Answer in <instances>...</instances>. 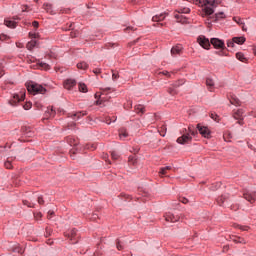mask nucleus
<instances>
[{
	"instance_id": "f257e3e1",
	"label": "nucleus",
	"mask_w": 256,
	"mask_h": 256,
	"mask_svg": "<svg viewBox=\"0 0 256 256\" xmlns=\"http://www.w3.org/2000/svg\"><path fill=\"white\" fill-rule=\"evenodd\" d=\"M189 3H195V5H200L204 7L205 15H213L215 13V7L221 5V0H186Z\"/></svg>"
},
{
	"instance_id": "f03ea898",
	"label": "nucleus",
	"mask_w": 256,
	"mask_h": 256,
	"mask_svg": "<svg viewBox=\"0 0 256 256\" xmlns=\"http://www.w3.org/2000/svg\"><path fill=\"white\" fill-rule=\"evenodd\" d=\"M27 90L29 93H32L33 95H45V93H47V89H45V87H43L41 84H37V83H31L27 86Z\"/></svg>"
},
{
	"instance_id": "7ed1b4c3",
	"label": "nucleus",
	"mask_w": 256,
	"mask_h": 256,
	"mask_svg": "<svg viewBox=\"0 0 256 256\" xmlns=\"http://www.w3.org/2000/svg\"><path fill=\"white\" fill-rule=\"evenodd\" d=\"M197 43L200 45V47H202L203 49H207L209 50V48L211 47V41H209V38L200 35L197 38Z\"/></svg>"
},
{
	"instance_id": "20e7f679",
	"label": "nucleus",
	"mask_w": 256,
	"mask_h": 256,
	"mask_svg": "<svg viewBox=\"0 0 256 256\" xmlns=\"http://www.w3.org/2000/svg\"><path fill=\"white\" fill-rule=\"evenodd\" d=\"M191 9L189 8H179L177 13L174 15L175 19H177L180 23H185L183 20V14L190 13Z\"/></svg>"
},
{
	"instance_id": "39448f33",
	"label": "nucleus",
	"mask_w": 256,
	"mask_h": 256,
	"mask_svg": "<svg viewBox=\"0 0 256 256\" xmlns=\"http://www.w3.org/2000/svg\"><path fill=\"white\" fill-rule=\"evenodd\" d=\"M197 129H198L200 135H202V137H205L206 139L211 138V130H209V128L207 126L197 124Z\"/></svg>"
},
{
	"instance_id": "423d86ee",
	"label": "nucleus",
	"mask_w": 256,
	"mask_h": 256,
	"mask_svg": "<svg viewBox=\"0 0 256 256\" xmlns=\"http://www.w3.org/2000/svg\"><path fill=\"white\" fill-rule=\"evenodd\" d=\"M210 45H213L214 49H225V42L219 38H211Z\"/></svg>"
},
{
	"instance_id": "0eeeda50",
	"label": "nucleus",
	"mask_w": 256,
	"mask_h": 256,
	"mask_svg": "<svg viewBox=\"0 0 256 256\" xmlns=\"http://www.w3.org/2000/svg\"><path fill=\"white\" fill-rule=\"evenodd\" d=\"M21 101H25V92H22L21 96H19L18 94H15L13 98L9 101V103L10 105H12V107H15V105H17L18 103H21Z\"/></svg>"
},
{
	"instance_id": "6e6552de",
	"label": "nucleus",
	"mask_w": 256,
	"mask_h": 256,
	"mask_svg": "<svg viewBox=\"0 0 256 256\" xmlns=\"http://www.w3.org/2000/svg\"><path fill=\"white\" fill-rule=\"evenodd\" d=\"M164 219L168 223H177V221H179L180 217H179V215H175L171 212H167L164 214Z\"/></svg>"
},
{
	"instance_id": "1a4fd4ad",
	"label": "nucleus",
	"mask_w": 256,
	"mask_h": 256,
	"mask_svg": "<svg viewBox=\"0 0 256 256\" xmlns=\"http://www.w3.org/2000/svg\"><path fill=\"white\" fill-rule=\"evenodd\" d=\"M183 54V46L181 44H178L171 49V55L172 57H177L179 55Z\"/></svg>"
},
{
	"instance_id": "9d476101",
	"label": "nucleus",
	"mask_w": 256,
	"mask_h": 256,
	"mask_svg": "<svg viewBox=\"0 0 256 256\" xmlns=\"http://www.w3.org/2000/svg\"><path fill=\"white\" fill-rule=\"evenodd\" d=\"M193 138L189 133L183 134L181 137L177 138V143L180 145H185V143H189Z\"/></svg>"
},
{
	"instance_id": "9b49d317",
	"label": "nucleus",
	"mask_w": 256,
	"mask_h": 256,
	"mask_svg": "<svg viewBox=\"0 0 256 256\" xmlns=\"http://www.w3.org/2000/svg\"><path fill=\"white\" fill-rule=\"evenodd\" d=\"M243 197L249 203H255V201H256V192H245L243 194Z\"/></svg>"
},
{
	"instance_id": "f8f14e48",
	"label": "nucleus",
	"mask_w": 256,
	"mask_h": 256,
	"mask_svg": "<svg viewBox=\"0 0 256 256\" xmlns=\"http://www.w3.org/2000/svg\"><path fill=\"white\" fill-rule=\"evenodd\" d=\"M167 15H169L168 13H161L159 15H155L152 17V21L154 23H159L160 21H164L165 17H167Z\"/></svg>"
},
{
	"instance_id": "ddd939ff",
	"label": "nucleus",
	"mask_w": 256,
	"mask_h": 256,
	"mask_svg": "<svg viewBox=\"0 0 256 256\" xmlns=\"http://www.w3.org/2000/svg\"><path fill=\"white\" fill-rule=\"evenodd\" d=\"M77 85V82L73 79H67L66 81H64V87L65 89H73V87H75Z\"/></svg>"
},
{
	"instance_id": "4468645a",
	"label": "nucleus",
	"mask_w": 256,
	"mask_h": 256,
	"mask_svg": "<svg viewBox=\"0 0 256 256\" xmlns=\"http://www.w3.org/2000/svg\"><path fill=\"white\" fill-rule=\"evenodd\" d=\"M243 113H245V111H243V109H238L236 112H234L233 117L234 119H243Z\"/></svg>"
},
{
	"instance_id": "2eb2a0df",
	"label": "nucleus",
	"mask_w": 256,
	"mask_h": 256,
	"mask_svg": "<svg viewBox=\"0 0 256 256\" xmlns=\"http://www.w3.org/2000/svg\"><path fill=\"white\" fill-rule=\"evenodd\" d=\"M119 137L120 139H127V137H129V134L127 133V129L121 128L119 130Z\"/></svg>"
},
{
	"instance_id": "dca6fc26",
	"label": "nucleus",
	"mask_w": 256,
	"mask_h": 256,
	"mask_svg": "<svg viewBox=\"0 0 256 256\" xmlns=\"http://www.w3.org/2000/svg\"><path fill=\"white\" fill-rule=\"evenodd\" d=\"M227 199H229L228 195H222L220 197L217 198V203L218 205L223 206V203H225V201H227Z\"/></svg>"
},
{
	"instance_id": "f3484780",
	"label": "nucleus",
	"mask_w": 256,
	"mask_h": 256,
	"mask_svg": "<svg viewBox=\"0 0 256 256\" xmlns=\"http://www.w3.org/2000/svg\"><path fill=\"white\" fill-rule=\"evenodd\" d=\"M245 41H246V39L243 36L233 38V42L236 43L237 45H243V43H245Z\"/></svg>"
},
{
	"instance_id": "a211bd4d",
	"label": "nucleus",
	"mask_w": 256,
	"mask_h": 256,
	"mask_svg": "<svg viewBox=\"0 0 256 256\" xmlns=\"http://www.w3.org/2000/svg\"><path fill=\"white\" fill-rule=\"evenodd\" d=\"M206 85H207L209 91H213V87L215 86V81H213V79H211V78H207Z\"/></svg>"
},
{
	"instance_id": "6ab92c4d",
	"label": "nucleus",
	"mask_w": 256,
	"mask_h": 256,
	"mask_svg": "<svg viewBox=\"0 0 256 256\" xmlns=\"http://www.w3.org/2000/svg\"><path fill=\"white\" fill-rule=\"evenodd\" d=\"M77 68L82 71H85L86 69H89V64H87V62H79L77 64Z\"/></svg>"
},
{
	"instance_id": "aec40b11",
	"label": "nucleus",
	"mask_w": 256,
	"mask_h": 256,
	"mask_svg": "<svg viewBox=\"0 0 256 256\" xmlns=\"http://www.w3.org/2000/svg\"><path fill=\"white\" fill-rule=\"evenodd\" d=\"M231 105H235V107H239L241 105V101L237 97L230 98Z\"/></svg>"
},
{
	"instance_id": "412c9836",
	"label": "nucleus",
	"mask_w": 256,
	"mask_h": 256,
	"mask_svg": "<svg viewBox=\"0 0 256 256\" xmlns=\"http://www.w3.org/2000/svg\"><path fill=\"white\" fill-rule=\"evenodd\" d=\"M6 27H10L11 29H15L17 23L13 20H5L4 21Z\"/></svg>"
},
{
	"instance_id": "4be33fe9",
	"label": "nucleus",
	"mask_w": 256,
	"mask_h": 256,
	"mask_svg": "<svg viewBox=\"0 0 256 256\" xmlns=\"http://www.w3.org/2000/svg\"><path fill=\"white\" fill-rule=\"evenodd\" d=\"M78 89H79V91L81 92V93H87V85H85V83H83V82H80L79 84H78Z\"/></svg>"
},
{
	"instance_id": "5701e85b",
	"label": "nucleus",
	"mask_w": 256,
	"mask_h": 256,
	"mask_svg": "<svg viewBox=\"0 0 256 256\" xmlns=\"http://www.w3.org/2000/svg\"><path fill=\"white\" fill-rule=\"evenodd\" d=\"M38 65L40 69H44L45 71H49V69H51V66L45 62H39Z\"/></svg>"
},
{
	"instance_id": "b1692460",
	"label": "nucleus",
	"mask_w": 256,
	"mask_h": 256,
	"mask_svg": "<svg viewBox=\"0 0 256 256\" xmlns=\"http://www.w3.org/2000/svg\"><path fill=\"white\" fill-rule=\"evenodd\" d=\"M116 248L118 249V251H123L125 249V247H123V241H121V239L116 240Z\"/></svg>"
},
{
	"instance_id": "393cba45",
	"label": "nucleus",
	"mask_w": 256,
	"mask_h": 256,
	"mask_svg": "<svg viewBox=\"0 0 256 256\" xmlns=\"http://www.w3.org/2000/svg\"><path fill=\"white\" fill-rule=\"evenodd\" d=\"M236 58L238 59V61H242V63H245V61H247L245 55L241 52L236 53Z\"/></svg>"
},
{
	"instance_id": "a878e982",
	"label": "nucleus",
	"mask_w": 256,
	"mask_h": 256,
	"mask_svg": "<svg viewBox=\"0 0 256 256\" xmlns=\"http://www.w3.org/2000/svg\"><path fill=\"white\" fill-rule=\"evenodd\" d=\"M37 45V41L35 40H32L30 42L27 43V49L29 51H32V49Z\"/></svg>"
},
{
	"instance_id": "bb28decb",
	"label": "nucleus",
	"mask_w": 256,
	"mask_h": 256,
	"mask_svg": "<svg viewBox=\"0 0 256 256\" xmlns=\"http://www.w3.org/2000/svg\"><path fill=\"white\" fill-rule=\"evenodd\" d=\"M135 111L136 113H141L143 115V113H145V106L143 105H137L135 107Z\"/></svg>"
},
{
	"instance_id": "cd10ccee",
	"label": "nucleus",
	"mask_w": 256,
	"mask_h": 256,
	"mask_svg": "<svg viewBox=\"0 0 256 256\" xmlns=\"http://www.w3.org/2000/svg\"><path fill=\"white\" fill-rule=\"evenodd\" d=\"M84 115H87L86 111H80V112H76L72 115V117H77V119H81V117H84Z\"/></svg>"
},
{
	"instance_id": "c85d7f7f",
	"label": "nucleus",
	"mask_w": 256,
	"mask_h": 256,
	"mask_svg": "<svg viewBox=\"0 0 256 256\" xmlns=\"http://www.w3.org/2000/svg\"><path fill=\"white\" fill-rule=\"evenodd\" d=\"M11 161H13V158H8L7 161L4 163L6 169H13V164H11Z\"/></svg>"
},
{
	"instance_id": "c756f323",
	"label": "nucleus",
	"mask_w": 256,
	"mask_h": 256,
	"mask_svg": "<svg viewBox=\"0 0 256 256\" xmlns=\"http://www.w3.org/2000/svg\"><path fill=\"white\" fill-rule=\"evenodd\" d=\"M171 169V166H166L164 168H161L159 173H160V176L163 177V175H166L167 174V171H170Z\"/></svg>"
},
{
	"instance_id": "7c9ffc66",
	"label": "nucleus",
	"mask_w": 256,
	"mask_h": 256,
	"mask_svg": "<svg viewBox=\"0 0 256 256\" xmlns=\"http://www.w3.org/2000/svg\"><path fill=\"white\" fill-rule=\"evenodd\" d=\"M46 117H55V111L53 110V108H48V110L45 113Z\"/></svg>"
},
{
	"instance_id": "2f4dec72",
	"label": "nucleus",
	"mask_w": 256,
	"mask_h": 256,
	"mask_svg": "<svg viewBox=\"0 0 256 256\" xmlns=\"http://www.w3.org/2000/svg\"><path fill=\"white\" fill-rule=\"evenodd\" d=\"M75 235H77V230L76 229H72L68 234H66V237H68L69 239L73 240V237H75Z\"/></svg>"
},
{
	"instance_id": "473e14b6",
	"label": "nucleus",
	"mask_w": 256,
	"mask_h": 256,
	"mask_svg": "<svg viewBox=\"0 0 256 256\" xmlns=\"http://www.w3.org/2000/svg\"><path fill=\"white\" fill-rule=\"evenodd\" d=\"M128 163H129L130 165H137V158H135V156H130V157L128 158Z\"/></svg>"
},
{
	"instance_id": "72a5a7b5",
	"label": "nucleus",
	"mask_w": 256,
	"mask_h": 256,
	"mask_svg": "<svg viewBox=\"0 0 256 256\" xmlns=\"http://www.w3.org/2000/svg\"><path fill=\"white\" fill-rule=\"evenodd\" d=\"M119 79V72L112 70V81H117Z\"/></svg>"
},
{
	"instance_id": "f704fd0d",
	"label": "nucleus",
	"mask_w": 256,
	"mask_h": 256,
	"mask_svg": "<svg viewBox=\"0 0 256 256\" xmlns=\"http://www.w3.org/2000/svg\"><path fill=\"white\" fill-rule=\"evenodd\" d=\"M115 121H117V118L111 119V117H106L105 119V122L107 123V125H111V123H115Z\"/></svg>"
},
{
	"instance_id": "c9c22d12",
	"label": "nucleus",
	"mask_w": 256,
	"mask_h": 256,
	"mask_svg": "<svg viewBox=\"0 0 256 256\" xmlns=\"http://www.w3.org/2000/svg\"><path fill=\"white\" fill-rule=\"evenodd\" d=\"M234 243H245V239L241 237H234L233 238Z\"/></svg>"
},
{
	"instance_id": "e433bc0d",
	"label": "nucleus",
	"mask_w": 256,
	"mask_h": 256,
	"mask_svg": "<svg viewBox=\"0 0 256 256\" xmlns=\"http://www.w3.org/2000/svg\"><path fill=\"white\" fill-rule=\"evenodd\" d=\"M29 37H31V39H39V33H37V32H34V33L30 32L29 33Z\"/></svg>"
},
{
	"instance_id": "4c0bfd02",
	"label": "nucleus",
	"mask_w": 256,
	"mask_h": 256,
	"mask_svg": "<svg viewBox=\"0 0 256 256\" xmlns=\"http://www.w3.org/2000/svg\"><path fill=\"white\" fill-rule=\"evenodd\" d=\"M167 131V128L163 126L161 129H159V133L162 137H165V133Z\"/></svg>"
},
{
	"instance_id": "58836bf2",
	"label": "nucleus",
	"mask_w": 256,
	"mask_h": 256,
	"mask_svg": "<svg viewBox=\"0 0 256 256\" xmlns=\"http://www.w3.org/2000/svg\"><path fill=\"white\" fill-rule=\"evenodd\" d=\"M111 157H112L113 161H117V159H119V154H117V152H112Z\"/></svg>"
},
{
	"instance_id": "ea45409f",
	"label": "nucleus",
	"mask_w": 256,
	"mask_h": 256,
	"mask_svg": "<svg viewBox=\"0 0 256 256\" xmlns=\"http://www.w3.org/2000/svg\"><path fill=\"white\" fill-rule=\"evenodd\" d=\"M13 251H14V253H20V254H23V250H22V248L21 247H19V246H17V247H15L14 249H13Z\"/></svg>"
},
{
	"instance_id": "a19ab883",
	"label": "nucleus",
	"mask_w": 256,
	"mask_h": 256,
	"mask_svg": "<svg viewBox=\"0 0 256 256\" xmlns=\"http://www.w3.org/2000/svg\"><path fill=\"white\" fill-rule=\"evenodd\" d=\"M236 227H238V229H240L241 231H248L249 230V226L236 225Z\"/></svg>"
},
{
	"instance_id": "79ce46f5",
	"label": "nucleus",
	"mask_w": 256,
	"mask_h": 256,
	"mask_svg": "<svg viewBox=\"0 0 256 256\" xmlns=\"http://www.w3.org/2000/svg\"><path fill=\"white\" fill-rule=\"evenodd\" d=\"M210 117H211V119H213L214 121L219 122V115L212 113V114H210Z\"/></svg>"
},
{
	"instance_id": "37998d69",
	"label": "nucleus",
	"mask_w": 256,
	"mask_h": 256,
	"mask_svg": "<svg viewBox=\"0 0 256 256\" xmlns=\"http://www.w3.org/2000/svg\"><path fill=\"white\" fill-rule=\"evenodd\" d=\"M23 205H26L27 207H34L35 206V204H33V203H31V202H29L27 200L23 201Z\"/></svg>"
},
{
	"instance_id": "c03bdc74",
	"label": "nucleus",
	"mask_w": 256,
	"mask_h": 256,
	"mask_svg": "<svg viewBox=\"0 0 256 256\" xmlns=\"http://www.w3.org/2000/svg\"><path fill=\"white\" fill-rule=\"evenodd\" d=\"M227 47H235V42L233 41V38L232 40L227 41Z\"/></svg>"
},
{
	"instance_id": "a18cd8bd",
	"label": "nucleus",
	"mask_w": 256,
	"mask_h": 256,
	"mask_svg": "<svg viewBox=\"0 0 256 256\" xmlns=\"http://www.w3.org/2000/svg\"><path fill=\"white\" fill-rule=\"evenodd\" d=\"M7 39H9V36H7L5 34L0 35V41H7Z\"/></svg>"
},
{
	"instance_id": "49530a36",
	"label": "nucleus",
	"mask_w": 256,
	"mask_h": 256,
	"mask_svg": "<svg viewBox=\"0 0 256 256\" xmlns=\"http://www.w3.org/2000/svg\"><path fill=\"white\" fill-rule=\"evenodd\" d=\"M23 108L26 110V111H29V109H31V102H27Z\"/></svg>"
},
{
	"instance_id": "de8ad7c7",
	"label": "nucleus",
	"mask_w": 256,
	"mask_h": 256,
	"mask_svg": "<svg viewBox=\"0 0 256 256\" xmlns=\"http://www.w3.org/2000/svg\"><path fill=\"white\" fill-rule=\"evenodd\" d=\"M68 143H70V145H72V146L77 145V141H75V139H73V138H68Z\"/></svg>"
},
{
	"instance_id": "09e8293b",
	"label": "nucleus",
	"mask_w": 256,
	"mask_h": 256,
	"mask_svg": "<svg viewBox=\"0 0 256 256\" xmlns=\"http://www.w3.org/2000/svg\"><path fill=\"white\" fill-rule=\"evenodd\" d=\"M38 203H39V205H44L45 204V200H43V196L38 197Z\"/></svg>"
},
{
	"instance_id": "8fccbe9b",
	"label": "nucleus",
	"mask_w": 256,
	"mask_h": 256,
	"mask_svg": "<svg viewBox=\"0 0 256 256\" xmlns=\"http://www.w3.org/2000/svg\"><path fill=\"white\" fill-rule=\"evenodd\" d=\"M180 202L183 203L184 205H187V203H189V200L183 197V198H180Z\"/></svg>"
},
{
	"instance_id": "3c124183",
	"label": "nucleus",
	"mask_w": 256,
	"mask_h": 256,
	"mask_svg": "<svg viewBox=\"0 0 256 256\" xmlns=\"http://www.w3.org/2000/svg\"><path fill=\"white\" fill-rule=\"evenodd\" d=\"M234 21H236L238 25H243V20H241V18H234Z\"/></svg>"
},
{
	"instance_id": "603ef678",
	"label": "nucleus",
	"mask_w": 256,
	"mask_h": 256,
	"mask_svg": "<svg viewBox=\"0 0 256 256\" xmlns=\"http://www.w3.org/2000/svg\"><path fill=\"white\" fill-rule=\"evenodd\" d=\"M32 26H33L34 29H38V28H39V22L34 21V22L32 23Z\"/></svg>"
},
{
	"instance_id": "864d4df0",
	"label": "nucleus",
	"mask_w": 256,
	"mask_h": 256,
	"mask_svg": "<svg viewBox=\"0 0 256 256\" xmlns=\"http://www.w3.org/2000/svg\"><path fill=\"white\" fill-rule=\"evenodd\" d=\"M93 73H95L96 75H99V73H101V69L96 68L93 70Z\"/></svg>"
},
{
	"instance_id": "5fc2aeb1",
	"label": "nucleus",
	"mask_w": 256,
	"mask_h": 256,
	"mask_svg": "<svg viewBox=\"0 0 256 256\" xmlns=\"http://www.w3.org/2000/svg\"><path fill=\"white\" fill-rule=\"evenodd\" d=\"M168 93L170 95H175V90H173V88H169Z\"/></svg>"
},
{
	"instance_id": "6e6d98bb",
	"label": "nucleus",
	"mask_w": 256,
	"mask_h": 256,
	"mask_svg": "<svg viewBox=\"0 0 256 256\" xmlns=\"http://www.w3.org/2000/svg\"><path fill=\"white\" fill-rule=\"evenodd\" d=\"M54 215V212L53 211H49L48 212V219H51V217H53Z\"/></svg>"
},
{
	"instance_id": "4d7b16f0",
	"label": "nucleus",
	"mask_w": 256,
	"mask_h": 256,
	"mask_svg": "<svg viewBox=\"0 0 256 256\" xmlns=\"http://www.w3.org/2000/svg\"><path fill=\"white\" fill-rule=\"evenodd\" d=\"M3 75H5V72L3 71V68L0 67V79L2 78Z\"/></svg>"
},
{
	"instance_id": "13d9d810",
	"label": "nucleus",
	"mask_w": 256,
	"mask_h": 256,
	"mask_svg": "<svg viewBox=\"0 0 256 256\" xmlns=\"http://www.w3.org/2000/svg\"><path fill=\"white\" fill-rule=\"evenodd\" d=\"M231 209H232L233 211H237V209H239V206H231Z\"/></svg>"
},
{
	"instance_id": "bf43d9fd",
	"label": "nucleus",
	"mask_w": 256,
	"mask_h": 256,
	"mask_svg": "<svg viewBox=\"0 0 256 256\" xmlns=\"http://www.w3.org/2000/svg\"><path fill=\"white\" fill-rule=\"evenodd\" d=\"M240 25H241L243 31H247V28H245V23L240 24Z\"/></svg>"
},
{
	"instance_id": "052dcab7",
	"label": "nucleus",
	"mask_w": 256,
	"mask_h": 256,
	"mask_svg": "<svg viewBox=\"0 0 256 256\" xmlns=\"http://www.w3.org/2000/svg\"><path fill=\"white\" fill-rule=\"evenodd\" d=\"M239 121H238V125H243V119L241 120V119H238Z\"/></svg>"
},
{
	"instance_id": "680f3d73",
	"label": "nucleus",
	"mask_w": 256,
	"mask_h": 256,
	"mask_svg": "<svg viewBox=\"0 0 256 256\" xmlns=\"http://www.w3.org/2000/svg\"><path fill=\"white\" fill-rule=\"evenodd\" d=\"M189 131H190L191 135H195V131L191 130V128H189Z\"/></svg>"
},
{
	"instance_id": "e2e57ef3",
	"label": "nucleus",
	"mask_w": 256,
	"mask_h": 256,
	"mask_svg": "<svg viewBox=\"0 0 256 256\" xmlns=\"http://www.w3.org/2000/svg\"><path fill=\"white\" fill-rule=\"evenodd\" d=\"M253 53L256 55V47L253 48Z\"/></svg>"
},
{
	"instance_id": "0e129e2a",
	"label": "nucleus",
	"mask_w": 256,
	"mask_h": 256,
	"mask_svg": "<svg viewBox=\"0 0 256 256\" xmlns=\"http://www.w3.org/2000/svg\"><path fill=\"white\" fill-rule=\"evenodd\" d=\"M104 91H111V88H105Z\"/></svg>"
},
{
	"instance_id": "69168bd1",
	"label": "nucleus",
	"mask_w": 256,
	"mask_h": 256,
	"mask_svg": "<svg viewBox=\"0 0 256 256\" xmlns=\"http://www.w3.org/2000/svg\"><path fill=\"white\" fill-rule=\"evenodd\" d=\"M36 3H38L39 2V0H34Z\"/></svg>"
},
{
	"instance_id": "338daca9",
	"label": "nucleus",
	"mask_w": 256,
	"mask_h": 256,
	"mask_svg": "<svg viewBox=\"0 0 256 256\" xmlns=\"http://www.w3.org/2000/svg\"><path fill=\"white\" fill-rule=\"evenodd\" d=\"M131 29V27H128L127 30Z\"/></svg>"
}]
</instances>
